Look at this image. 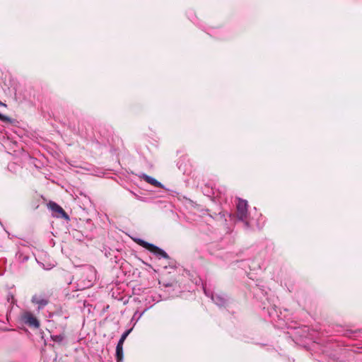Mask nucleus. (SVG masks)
<instances>
[{"instance_id": "obj_1", "label": "nucleus", "mask_w": 362, "mask_h": 362, "mask_svg": "<svg viewBox=\"0 0 362 362\" xmlns=\"http://www.w3.org/2000/svg\"><path fill=\"white\" fill-rule=\"evenodd\" d=\"M134 241L138 245L147 249L148 250H149L150 252L153 253L155 255H156L159 258L168 259V257H169L168 254L164 250H163L162 249L159 248L158 247H157L151 243H148L144 241V240H141L139 238L134 239Z\"/></svg>"}, {"instance_id": "obj_2", "label": "nucleus", "mask_w": 362, "mask_h": 362, "mask_svg": "<svg viewBox=\"0 0 362 362\" xmlns=\"http://www.w3.org/2000/svg\"><path fill=\"white\" fill-rule=\"evenodd\" d=\"M21 320L29 327L35 328L40 327L38 320L29 311H25L22 314Z\"/></svg>"}, {"instance_id": "obj_3", "label": "nucleus", "mask_w": 362, "mask_h": 362, "mask_svg": "<svg viewBox=\"0 0 362 362\" xmlns=\"http://www.w3.org/2000/svg\"><path fill=\"white\" fill-rule=\"evenodd\" d=\"M237 216L239 220L245 221L247 216V202L243 199H238L237 204Z\"/></svg>"}, {"instance_id": "obj_4", "label": "nucleus", "mask_w": 362, "mask_h": 362, "mask_svg": "<svg viewBox=\"0 0 362 362\" xmlns=\"http://www.w3.org/2000/svg\"><path fill=\"white\" fill-rule=\"evenodd\" d=\"M48 207L52 210L56 217L65 218L66 219L69 218L68 215L64 209L57 203L50 202L48 204Z\"/></svg>"}, {"instance_id": "obj_5", "label": "nucleus", "mask_w": 362, "mask_h": 362, "mask_svg": "<svg viewBox=\"0 0 362 362\" xmlns=\"http://www.w3.org/2000/svg\"><path fill=\"white\" fill-rule=\"evenodd\" d=\"M31 302L37 305V310H40L48 304V299L43 296L34 295L32 297Z\"/></svg>"}, {"instance_id": "obj_6", "label": "nucleus", "mask_w": 362, "mask_h": 362, "mask_svg": "<svg viewBox=\"0 0 362 362\" xmlns=\"http://www.w3.org/2000/svg\"><path fill=\"white\" fill-rule=\"evenodd\" d=\"M143 178L146 182H148L155 187H163V185L160 182L157 181L156 179H154L153 177H152L151 176L144 175L143 176Z\"/></svg>"}, {"instance_id": "obj_7", "label": "nucleus", "mask_w": 362, "mask_h": 362, "mask_svg": "<svg viewBox=\"0 0 362 362\" xmlns=\"http://www.w3.org/2000/svg\"><path fill=\"white\" fill-rule=\"evenodd\" d=\"M211 299L218 306H222L226 303V298L219 295H212Z\"/></svg>"}, {"instance_id": "obj_8", "label": "nucleus", "mask_w": 362, "mask_h": 362, "mask_svg": "<svg viewBox=\"0 0 362 362\" xmlns=\"http://www.w3.org/2000/svg\"><path fill=\"white\" fill-rule=\"evenodd\" d=\"M116 358H117V362H122V358H123V346L117 344Z\"/></svg>"}, {"instance_id": "obj_9", "label": "nucleus", "mask_w": 362, "mask_h": 362, "mask_svg": "<svg viewBox=\"0 0 362 362\" xmlns=\"http://www.w3.org/2000/svg\"><path fill=\"white\" fill-rule=\"evenodd\" d=\"M132 332V329L125 331L121 336L117 344L123 346L124 341H125L127 336Z\"/></svg>"}, {"instance_id": "obj_10", "label": "nucleus", "mask_w": 362, "mask_h": 362, "mask_svg": "<svg viewBox=\"0 0 362 362\" xmlns=\"http://www.w3.org/2000/svg\"><path fill=\"white\" fill-rule=\"evenodd\" d=\"M54 341L57 342H61L64 339V337L62 335H55L52 337Z\"/></svg>"}, {"instance_id": "obj_11", "label": "nucleus", "mask_w": 362, "mask_h": 362, "mask_svg": "<svg viewBox=\"0 0 362 362\" xmlns=\"http://www.w3.org/2000/svg\"><path fill=\"white\" fill-rule=\"evenodd\" d=\"M0 120L2 122H11L10 117L0 113Z\"/></svg>"}, {"instance_id": "obj_12", "label": "nucleus", "mask_w": 362, "mask_h": 362, "mask_svg": "<svg viewBox=\"0 0 362 362\" xmlns=\"http://www.w3.org/2000/svg\"><path fill=\"white\" fill-rule=\"evenodd\" d=\"M0 106L6 107V105L5 103H2L1 101H0Z\"/></svg>"}]
</instances>
